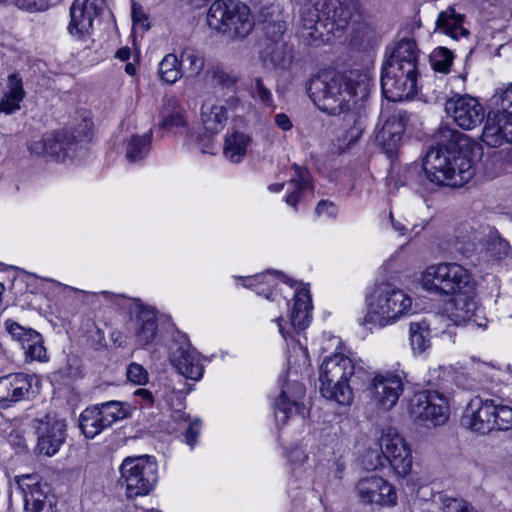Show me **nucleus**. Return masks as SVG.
<instances>
[{"label":"nucleus","instance_id":"f257e3e1","mask_svg":"<svg viewBox=\"0 0 512 512\" xmlns=\"http://www.w3.org/2000/svg\"><path fill=\"white\" fill-rule=\"evenodd\" d=\"M436 138L438 145L427 151L421 167L415 164L408 168V185H422L427 180L436 186L460 187L473 178L474 164L460 151L467 136L443 124L439 127Z\"/></svg>","mask_w":512,"mask_h":512},{"label":"nucleus","instance_id":"f03ea898","mask_svg":"<svg viewBox=\"0 0 512 512\" xmlns=\"http://www.w3.org/2000/svg\"><path fill=\"white\" fill-rule=\"evenodd\" d=\"M307 93L313 103L330 115L344 114V121L360 133L364 124L363 100L369 93V81L357 70L347 73H323L310 79Z\"/></svg>","mask_w":512,"mask_h":512},{"label":"nucleus","instance_id":"7ed1b4c3","mask_svg":"<svg viewBox=\"0 0 512 512\" xmlns=\"http://www.w3.org/2000/svg\"><path fill=\"white\" fill-rule=\"evenodd\" d=\"M298 35L311 45L342 32L357 12L353 0H296Z\"/></svg>","mask_w":512,"mask_h":512},{"label":"nucleus","instance_id":"20e7f679","mask_svg":"<svg viewBox=\"0 0 512 512\" xmlns=\"http://www.w3.org/2000/svg\"><path fill=\"white\" fill-rule=\"evenodd\" d=\"M368 378L363 366L343 353L326 356L319 367L320 392L328 400L350 405L353 390Z\"/></svg>","mask_w":512,"mask_h":512},{"label":"nucleus","instance_id":"39448f33","mask_svg":"<svg viewBox=\"0 0 512 512\" xmlns=\"http://www.w3.org/2000/svg\"><path fill=\"white\" fill-rule=\"evenodd\" d=\"M367 313L364 325L383 328L394 324L407 315L412 307V299L403 290L390 283H381L374 287L366 298Z\"/></svg>","mask_w":512,"mask_h":512},{"label":"nucleus","instance_id":"423d86ee","mask_svg":"<svg viewBox=\"0 0 512 512\" xmlns=\"http://www.w3.org/2000/svg\"><path fill=\"white\" fill-rule=\"evenodd\" d=\"M420 284L424 290L438 296L470 293L474 288L470 271L455 262L429 265L421 274Z\"/></svg>","mask_w":512,"mask_h":512},{"label":"nucleus","instance_id":"0eeeda50","mask_svg":"<svg viewBox=\"0 0 512 512\" xmlns=\"http://www.w3.org/2000/svg\"><path fill=\"white\" fill-rule=\"evenodd\" d=\"M207 23L229 37L243 39L254 29L250 8L239 0H216L207 13Z\"/></svg>","mask_w":512,"mask_h":512},{"label":"nucleus","instance_id":"6e6552de","mask_svg":"<svg viewBox=\"0 0 512 512\" xmlns=\"http://www.w3.org/2000/svg\"><path fill=\"white\" fill-rule=\"evenodd\" d=\"M119 470L128 498L148 495L158 481L157 462L149 455L126 457Z\"/></svg>","mask_w":512,"mask_h":512},{"label":"nucleus","instance_id":"1a4fd4ad","mask_svg":"<svg viewBox=\"0 0 512 512\" xmlns=\"http://www.w3.org/2000/svg\"><path fill=\"white\" fill-rule=\"evenodd\" d=\"M410 415L424 425H443L449 417L447 398L436 390L421 391L411 398Z\"/></svg>","mask_w":512,"mask_h":512},{"label":"nucleus","instance_id":"9d476101","mask_svg":"<svg viewBox=\"0 0 512 512\" xmlns=\"http://www.w3.org/2000/svg\"><path fill=\"white\" fill-rule=\"evenodd\" d=\"M382 455H378V463L382 465V459L387 460L399 476H406L412 468L411 450L404 438L395 428L387 427L382 429L378 440Z\"/></svg>","mask_w":512,"mask_h":512},{"label":"nucleus","instance_id":"9b49d317","mask_svg":"<svg viewBox=\"0 0 512 512\" xmlns=\"http://www.w3.org/2000/svg\"><path fill=\"white\" fill-rule=\"evenodd\" d=\"M445 112L460 128L472 130L485 118L484 107L470 95H454L445 101Z\"/></svg>","mask_w":512,"mask_h":512},{"label":"nucleus","instance_id":"f8f14e48","mask_svg":"<svg viewBox=\"0 0 512 512\" xmlns=\"http://www.w3.org/2000/svg\"><path fill=\"white\" fill-rule=\"evenodd\" d=\"M91 135V124L88 121H83L73 130L65 129L50 133V136L55 141L54 144H51V149L49 150L50 159L65 161L67 158L72 159L76 157L78 148H81L83 143L88 142L91 139Z\"/></svg>","mask_w":512,"mask_h":512},{"label":"nucleus","instance_id":"ddd939ff","mask_svg":"<svg viewBox=\"0 0 512 512\" xmlns=\"http://www.w3.org/2000/svg\"><path fill=\"white\" fill-rule=\"evenodd\" d=\"M34 428L37 435L36 451L45 456L55 455L65 441V421L56 416L46 415L34 420Z\"/></svg>","mask_w":512,"mask_h":512},{"label":"nucleus","instance_id":"4468645a","mask_svg":"<svg viewBox=\"0 0 512 512\" xmlns=\"http://www.w3.org/2000/svg\"><path fill=\"white\" fill-rule=\"evenodd\" d=\"M417 73L400 70L393 73L392 67L383 65L380 84L384 97L392 102L403 101L414 97L417 93Z\"/></svg>","mask_w":512,"mask_h":512},{"label":"nucleus","instance_id":"2eb2a0df","mask_svg":"<svg viewBox=\"0 0 512 512\" xmlns=\"http://www.w3.org/2000/svg\"><path fill=\"white\" fill-rule=\"evenodd\" d=\"M170 361L188 379L198 381L203 376L204 368L199 354L191 347L186 335H178L170 346Z\"/></svg>","mask_w":512,"mask_h":512},{"label":"nucleus","instance_id":"dca6fc26","mask_svg":"<svg viewBox=\"0 0 512 512\" xmlns=\"http://www.w3.org/2000/svg\"><path fill=\"white\" fill-rule=\"evenodd\" d=\"M305 386L298 382H287L281 387V392L275 400L274 415L278 424H285L293 415L304 416L305 405L302 400L305 396Z\"/></svg>","mask_w":512,"mask_h":512},{"label":"nucleus","instance_id":"f3484780","mask_svg":"<svg viewBox=\"0 0 512 512\" xmlns=\"http://www.w3.org/2000/svg\"><path fill=\"white\" fill-rule=\"evenodd\" d=\"M355 492L363 504L391 506L396 504L397 495L394 487L379 476L361 478Z\"/></svg>","mask_w":512,"mask_h":512},{"label":"nucleus","instance_id":"a211bd4d","mask_svg":"<svg viewBox=\"0 0 512 512\" xmlns=\"http://www.w3.org/2000/svg\"><path fill=\"white\" fill-rule=\"evenodd\" d=\"M105 0H74L70 8L68 31L79 39L90 34L94 19L104 9Z\"/></svg>","mask_w":512,"mask_h":512},{"label":"nucleus","instance_id":"6ab92c4d","mask_svg":"<svg viewBox=\"0 0 512 512\" xmlns=\"http://www.w3.org/2000/svg\"><path fill=\"white\" fill-rule=\"evenodd\" d=\"M481 139L489 147L512 143V110L494 109L489 112Z\"/></svg>","mask_w":512,"mask_h":512},{"label":"nucleus","instance_id":"aec40b11","mask_svg":"<svg viewBox=\"0 0 512 512\" xmlns=\"http://www.w3.org/2000/svg\"><path fill=\"white\" fill-rule=\"evenodd\" d=\"M493 399L477 396L470 400L461 417V424L480 434L492 431Z\"/></svg>","mask_w":512,"mask_h":512},{"label":"nucleus","instance_id":"412c9836","mask_svg":"<svg viewBox=\"0 0 512 512\" xmlns=\"http://www.w3.org/2000/svg\"><path fill=\"white\" fill-rule=\"evenodd\" d=\"M5 330L13 340L21 345L26 359L37 361H45L47 359L42 335L36 330L26 328L11 319L5 321Z\"/></svg>","mask_w":512,"mask_h":512},{"label":"nucleus","instance_id":"4be33fe9","mask_svg":"<svg viewBox=\"0 0 512 512\" xmlns=\"http://www.w3.org/2000/svg\"><path fill=\"white\" fill-rule=\"evenodd\" d=\"M408 121V113L398 110L391 117L387 118L382 127L376 132L375 140L377 145L389 157L397 151Z\"/></svg>","mask_w":512,"mask_h":512},{"label":"nucleus","instance_id":"5701e85b","mask_svg":"<svg viewBox=\"0 0 512 512\" xmlns=\"http://www.w3.org/2000/svg\"><path fill=\"white\" fill-rule=\"evenodd\" d=\"M370 390L371 398L376 405L384 410H389L396 405L403 392V384L397 375L378 374L372 379Z\"/></svg>","mask_w":512,"mask_h":512},{"label":"nucleus","instance_id":"b1692460","mask_svg":"<svg viewBox=\"0 0 512 512\" xmlns=\"http://www.w3.org/2000/svg\"><path fill=\"white\" fill-rule=\"evenodd\" d=\"M131 314L135 316L131 320V325L136 343L140 347H145L155 339L158 331L156 312L137 300Z\"/></svg>","mask_w":512,"mask_h":512},{"label":"nucleus","instance_id":"393cba45","mask_svg":"<svg viewBox=\"0 0 512 512\" xmlns=\"http://www.w3.org/2000/svg\"><path fill=\"white\" fill-rule=\"evenodd\" d=\"M419 60L420 51L416 42L411 39H402L395 45L383 65L392 67L393 72L402 70L408 74L417 73L419 75Z\"/></svg>","mask_w":512,"mask_h":512},{"label":"nucleus","instance_id":"a878e982","mask_svg":"<svg viewBox=\"0 0 512 512\" xmlns=\"http://www.w3.org/2000/svg\"><path fill=\"white\" fill-rule=\"evenodd\" d=\"M455 298L446 308L449 319L456 325H475L486 327V323L478 322L482 309L478 308L476 302L469 297V293L454 295Z\"/></svg>","mask_w":512,"mask_h":512},{"label":"nucleus","instance_id":"bb28decb","mask_svg":"<svg viewBox=\"0 0 512 512\" xmlns=\"http://www.w3.org/2000/svg\"><path fill=\"white\" fill-rule=\"evenodd\" d=\"M32 388V377L26 373H13L0 377V405L22 400Z\"/></svg>","mask_w":512,"mask_h":512},{"label":"nucleus","instance_id":"cd10ccee","mask_svg":"<svg viewBox=\"0 0 512 512\" xmlns=\"http://www.w3.org/2000/svg\"><path fill=\"white\" fill-rule=\"evenodd\" d=\"M279 281L293 286L292 280L278 271H267L245 279L244 285L253 289L257 295L266 299L275 300L277 296L276 287Z\"/></svg>","mask_w":512,"mask_h":512},{"label":"nucleus","instance_id":"c85d7f7f","mask_svg":"<svg viewBox=\"0 0 512 512\" xmlns=\"http://www.w3.org/2000/svg\"><path fill=\"white\" fill-rule=\"evenodd\" d=\"M464 15L458 13L454 7L439 12L435 22V32L443 33L452 39H459L468 35L463 27Z\"/></svg>","mask_w":512,"mask_h":512},{"label":"nucleus","instance_id":"c756f323","mask_svg":"<svg viewBox=\"0 0 512 512\" xmlns=\"http://www.w3.org/2000/svg\"><path fill=\"white\" fill-rule=\"evenodd\" d=\"M293 299L294 304L290 313V323L295 330L302 331L309 326L311 319L312 304L309 290L305 287L298 288Z\"/></svg>","mask_w":512,"mask_h":512},{"label":"nucleus","instance_id":"7c9ffc66","mask_svg":"<svg viewBox=\"0 0 512 512\" xmlns=\"http://www.w3.org/2000/svg\"><path fill=\"white\" fill-rule=\"evenodd\" d=\"M201 119L207 132L218 133L226 124L227 110L217 101L207 99L201 107Z\"/></svg>","mask_w":512,"mask_h":512},{"label":"nucleus","instance_id":"2f4dec72","mask_svg":"<svg viewBox=\"0 0 512 512\" xmlns=\"http://www.w3.org/2000/svg\"><path fill=\"white\" fill-rule=\"evenodd\" d=\"M184 113L180 101L175 96L166 95L159 112L161 128L173 129L185 126Z\"/></svg>","mask_w":512,"mask_h":512},{"label":"nucleus","instance_id":"473e14b6","mask_svg":"<svg viewBox=\"0 0 512 512\" xmlns=\"http://www.w3.org/2000/svg\"><path fill=\"white\" fill-rule=\"evenodd\" d=\"M250 143L251 137L248 134L235 131L226 136L223 155L231 163L238 164L242 162Z\"/></svg>","mask_w":512,"mask_h":512},{"label":"nucleus","instance_id":"72a5a7b5","mask_svg":"<svg viewBox=\"0 0 512 512\" xmlns=\"http://www.w3.org/2000/svg\"><path fill=\"white\" fill-rule=\"evenodd\" d=\"M79 427L86 438L93 439L104 429L108 428V425H106L98 407L92 405L81 412L79 416Z\"/></svg>","mask_w":512,"mask_h":512},{"label":"nucleus","instance_id":"f704fd0d","mask_svg":"<svg viewBox=\"0 0 512 512\" xmlns=\"http://www.w3.org/2000/svg\"><path fill=\"white\" fill-rule=\"evenodd\" d=\"M480 241L479 233L468 223L459 225L455 230V250L465 257H469Z\"/></svg>","mask_w":512,"mask_h":512},{"label":"nucleus","instance_id":"c9c22d12","mask_svg":"<svg viewBox=\"0 0 512 512\" xmlns=\"http://www.w3.org/2000/svg\"><path fill=\"white\" fill-rule=\"evenodd\" d=\"M152 131L144 135H132L126 142L125 157L130 163L143 160L150 151Z\"/></svg>","mask_w":512,"mask_h":512},{"label":"nucleus","instance_id":"e433bc0d","mask_svg":"<svg viewBox=\"0 0 512 512\" xmlns=\"http://www.w3.org/2000/svg\"><path fill=\"white\" fill-rule=\"evenodd\" d=\"M180 65L183 75L197 77L204 68L203 53L193 47H185L181 52Z\"/></svg>","mask_w":512,"mask_h":512},{"label":"nucleus","instance_id":"4c0bfd02","mask_svg":"<svg viewBox=\"0 0 512 512\" xmlns=\"http://www.w3.org/2000/svg\"><path fill=\"white\" fill-rule=\"evenodd\" d=\"M484 173L491 178L506 173L511 167L509 153L499 150L492 151L482 161Z\"/></svg>","mask_w":512,"mask_h":512},{"label":"nucleus","instance_id":"58836bf2","mask_svg":"<svg viewBox=\"0 0 512 512\" xmlns=\"http://www.w3.org/2000/svg\"><path fill=\"white\" fill-rule=\"evenodd\" d=\"M106 422L110 427L113 423L126 419L130 416L131 410L127 403L112 400L95 404Z\"/></svg>","mask_w":512,"mask_h":512},{"label":"nucleus","instance_id":"ea45409f","mask_svg":"<svg viewBox=\"0 0 512 512\" xmlns=\"http://www.w3.org/2000/svg\"><path fill=\"white\" fill-rule=\"evenodd\" d=\"M296 178H292L289 182L290 192L285 198L289 206L296 208L302 194L310 187L309 175L306 171L296 167Z\"/></svg>","mask_w":512,"mask_h":512},{"label":"nucleus","instance_id":"a19ab883","mask_svg":"<svg viewBox=\"0 0 512 512\" xmlns=\"http://www.w3.org/2000/svg\"><path fill=\"white\" fill-rule=\"evenodd\" d=\"M160 78L169 84L175 83L183 76L180 61L175 54H167L159 63Z\"/></svg>","mask_w":512,"mask_h":512},{"label":"nucleus","instance_id":"79ce46f5","mask_svg":"<svg viewBox=\"0 0 512 512\" xmlns=\"http://www.w3.org/2000/svg\"><path fill=\"white\" fill-rule=\"evenodd\" d=\"M409 334L414 353H423L430 347V330L425 323H411Z\"/></svg>","mask_w":512,"mask_h":512},{"label":"nucleus","instance_id":"37998d69","mask_svg":"<svg viewBox=\"0 0 512 512\" xmlns=\"http://www.w3.org/2000/svg\"><path fill=\"white\" fill-rule=\"evenodd\" d=\"M492 430L507 431L512 428V407L493 399Z\"/></svg>","mask_w":512,"mask_h":512},{"label":"nucleus","instance_id":"c03bdc74","mask_svg":"<svg viewBox=\"0 0 512 512\" xmlns=\"http://www.w3.org/2000/svg\"><path fill=\"white\" fill-rule=\"evenodd\" d=\"M173 419L176 421L183 420L187 423V427L184 432L185 443L190 446L191 449L194 448L197 442V438L200 432V420L195 419L193 421L190 420L189 416H187L181 410H176L172 414Z\"/></svg>","mask_w":512,"mask_h":512},{"label":"nucleus","instance_id":"a18cd8bd","mask_svg":"<svg viewBox=\"0 0 512 512\" xmlns=\"http://www.w3.org/2000/svg\"><path fill=\"white\" fill-rule=\"evenodd\" d=\"M510 245L508 241L500 237L496 232L489 235L486 245V253L494 260H501L508 256Z\"/></svg>","mask_w":512,"mask_h":512},{"label":"nucleus","instance_id":"49530a36","mask_svg":"<svg viewBox=\"0 0 512 512\" xmlns=\"http://www.w3.org/2000/svg\"><path fill=\"white\" fill-rule=\"evenodd\" d=\"M429 60L435 71L447 74L452 65L453 54L445 47H438L430 54Z\"/></svg>","mask_w":512,"mask_h":512},{"label":"nucleus","instance_id":"de8ad7c7","mask_svg":"<svg viewBox=\"0 0 512 512\" xmlns=\"http://www.w3.org/2000/svg\"><path fill=\"white\" fill-rule=\"evenodd\" d=\"M490 103L493 109L512 110V83L497 88L490 99Z\"/></svg>","mask_w":512,"mask_h":512},{"label":"nucleus","instance_id":"09e8293b","mask_svg":"<svg viewBox=\"0 0 512 512\" xmlns=\"http://www.w3.org/2000/svg\"><path fill=\"white\" fill-rule=\"evenodd\" d=\"M353 41L363 47L367 48L377 42V33L375 29L368 24H360L355 31Z\"/></svg>","mask_w":512,"mask_h":512},{"label":"nucleus","instance_id":"8fccbe9b","mask_svg":"<svg viewBox=\"0 0 512 512\" xmlns=\"http://www.w3.org/2000/svg\"><path fill=\"white\" fill-rule=\"evenodd\" d=\"M252 97L263 105L272 106L273 96L271 90L264 84L261 78H255L251 85Z\"/></svg>","mask_w":512,"mask_h":512},{"label":"nucleus","instance_id":"3c124183","mask_svg":"<svg viewBox=\"0 0 512 512\" xmlns=\"http://www.w3.org/2000/svg\"><path fill=\"white\" fill-rule=\"evenodd\" d=\"M6 88L7 90L4 93L8 94L11 98L19 99L20 101H23L25 98L26 92L23 87V81L18 73L8 76Z\"/></svg>","mask_w":512,"mask_h":512},{"label":"nucleus","instance_id":"603ef678","mask_svg":"<svg viewBox=\"0 0 512 512\" xmlns=\"http://www.w3.org/2000/svg\"><path fill=\"white\" fill-rule=\"evenodd\" d=\"M54 139L50 136V133L45 134L40 139L32 140L29 143V150L31 153L42 156L50 159L49 150L51 149V144H54Z\"/></svg>","mask_w":512,"mask_h":512},{"label":"nucleus","instance_id":"864d4df0","mask_svg":"<svg viewBox=\"0 0 512 512\" xmlns=\"http://www.w3.org/2000/svg\"><path fill=\"white\" fill-rule=\"evenodd\" d=\"M207 76L211 78L214 85H219L224 88H231L236 83V77L224 71L222 68L215 67L207 72Z\"/></svg>","mask_w":512,"mask_h":512},{"label":"nucleus","instance_id":"5fc2aeb1","mask_svg":"<svg viewBox=\"0 0 512 512\" xmlns=\"http://www.w3.org/2000/svg\"><path fill=\"white\" fill-rule=\"evenodd\" d=\"M126 375L127 379L135 385H145L149 381L147 370L136 362L128 365Z\"/></svg>","mask_w":512,"mask_h":512},{"label":"nucleus","instance_id":"6e6d98bb","mask_svg":"<svg viewBox=\"0 0 512 512\" xmlns=\"http://www.w3.org/2000/svg\"><path fill=\"white\" fill-rule=\"evenodd\" d=\"M440 512H464L469 505L462 499L448 497L446 495L440 496Z\"/></svg>","mask_w":512,"mask_h":512},{"label":"nucleus","instance_id":"4d7b16f0","mask_svg":"<svg viewBox=\"0 0 512 512\" xmlns=\"http://www.w3.org/2000/svg\"><path fill=\"white\" fill-rule=\"evenodd\" d=\"M25 505L31 512H55L49 501L36 499L33 494L31 497L25 496Z\"/></svg>","mask_w":512,"mask_h":512},{"label":"nucleus","instance_id":"13d9d810","mask_svg":"<svg viewBox=\"0 0 512 512\" xmlns=\"http://www.w3.org/2000/svg\"><path fill=\"white\" fill-rule=\"evenodd\" d=\"M287 458L292 469L296 470L307 461L308 456L302 448L295 446L288 451Z\"/></svg>","mask_w":512,"mask_h":512},{"label":"nucleus","instance_id":"bf43d9fd","mask_svg":"<svg viewBox=\"0 0 512 512\" xmlns=\"http://www.w3.org/2000/svg\"><path fill=\"white\" fill-rule=\"evenodd\" d=\"M131 16L134 26H139L144 30H148L150 28L148 16L141 6L133 3Z\"/></svg>","mask_w":512,"mask_h":512},{"label":"nucleus","instance_id":"052dcab7","mask_svg":"<svg viewBox=\"0 0 512 512\" xmlns=\"http://www.w3.org/2000/svg\"><path fill=\"white\" fill-rule=\"evenodd\" d=\"M20 101L19 99L11 98L8 94L3 93L0 98V113H4L6 115H10L15 113L20 109Z\"/></svg>","mask_w":512,"mask_h":512},{"label":"nucleus","instance_id":"680f3d73","mask_svg":"<svg viewBox=\"0 0 512 512\" xmlns=\"http://www.w3.org/2000/svg\"><path fill=\"white\" fill-rule=\"evenodd\" d=\"M286 23L284 21H277L274 23H266L265 24V34L268 38H270L273 41H277L278 38H280L284 32L286 31Z\"/></svg>","mask_w":512,"mask_h":512},{"label":"nucleus","instance_id":"e2e57ef3","mask_svg":"<svg viewBox=\"0 0 512 512\" xmlns=\"http://www.w3.org/2000/svg\"><path fill=\"white\" fill-rule=\"evenodd\" d=\"M338 209L336 205L329 200H321L318 202L315 208V214L317 216H326L329 218H335L337 216Z\"/></svg>","mask_w":512,"mask_h":512},{"label":"nucleus","instance_id":"0e129e2a","mask_svg":"<svg viewBox=\"0 0 512 512\" xmlns=\"http://www.w3.org/2000/svg\"><path fill=\"white\" fill-rule=\"evenodd\" d=\"M7 3L24 10H41L44 7L43 0H7Z\"/></svg>","mask_w":512,"mask_h":512},{"label":"nucleus","instance_id":"69168bd1","mask_svg":"<svg viewBox=\"0 0 512 512\" xmlns=\"http://www.w3.org/2000/svg\"><path fill=\"white\" fill-rule=\"evenodd\" d=\"M275 125L283 131H289L292 129L293 124L285 113H278L274 118Z\"/></svg>","mask_w":512,"mask_h":512},{"label":"nucleus","instance_id":"338daca9","mask_svg":"<svg viewBox=\"0 0 512 512\" xmlns=\"http://www.w3.org/2000/svg\"><path fill=\"white\" fill-rule=\"evenodd\" d=\"M134 394H135V396L140 397L147 405L153 404L154 397H153V394L149 390L139 388L135 391Z\"/></svg>","mask_w":512,"mask_h":512},{"label":"nucleus","instance_id":"774afa93","mask_svg":"<svg viewBox=\"0 0 512 512\" xmlns=\"http://www.w3.org/2000/svg\"><path fill=\"white\" fill-rule=\"evenodd\" d=\"M389 218H390V221H391V224H392V227L393 229L398 232L400 235H404L406 230H407V227L404 223L400 222V221H396L393 217V214L390 213L389 215Z\"/></svg>","mask_w":512,"mask_h":512}]
</instances>
